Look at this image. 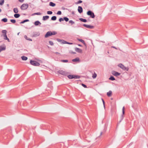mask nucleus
<instances>
[{
    "label": "nucleus",
    "instance_id": "f257e3e1",
    "mask_svg": "<svg viewBox=\"0 0 148 148\" xmlns=\"http://www.w3.org/2000/svg\"><path fill=\"white\" fill-rule=\"evenodd\" d=\"M57 34V32L56 31H48L47 32L45 35V37L46 38L48 37H49L53 35H55Z\"/></svg>",
    "mask_w": 148,
    "mask_h": 148
},
{
    "label": "nucleus",
    "instance_id": "13d9d810",
    "mask_svg": "<svg viewBox=\"0 0 148 148\" xmlns=\"http://www.w3.org/2000/svg\"><path fill=\"white\" fill-rule=\"evenodd\" d=\"M78 45L80 47H82V45H80V44H78Z\"/></svg>",
    "mask_w": 148,
    "mask_h": 148
},
{
    "label": "nucleus",
    "instance_id": "423d86ee",
    "mask_svg": "<svg viewBox=\"0 0 148 148\" xmlns=\"http://www.w3.org/2000/svg\"><path fill=\"white\" fill-rule=\"evenodd\" d=\"M118 66L121 68L124 71H128L129 68L128 67H125L122 64L120 63L119 64Z\"/></svg>",
    "mask_w": 148,
    "mask_h": 148
},
{
    "label": "nucleus",
    "instance_id": "20e7f679",
    "mask_svg": "<svg viewBox=\"0 0 148 148\" xmlns=\"http://www.w3.org/2000/svg\"><path fill=\"white\" fill-rule=\"evenodd\" d=\"M30 62L31 65L35 66H39L40 65L39 62L34 60H30Z\"/></svg>",
    "mask_w": 148,
    "mask_h": 148
},
{
    "label": "nucleus",
    "instance_id": "473e14b6",
    "mask_svg": "<svg viewBox=\"0 0 148 148\" xmlns=\"http://www.w3.org/2000/svg\"><path fill=\"white\" fill-rule=\"evenodd\" d=\"M24 37L27 40H30V41H32V40L30 38H28L27 37V36L26 35Z\"/></svg>",
    "mask_w": 148,
    "mask_h": 148
},
{
    "label": "nucleus",
    "instance_id": "a211bd4d",
    "mask_svg": "<svg viewBox=\"0 0 148 148\" xmlns=\"http://www.w3.org/2000/svg\"><path fill=\"white\" fill-rule=\"evenodd\" d=\"M49 18V16H44L42 18V20L43 21H45L48 19Z\"/></svg>",
    "mask_w": 148,
    "mask_h": 148
},
{
    "label": "nucleus",
    "instance_id": "c756f323",
    "mask_svg": "<svg viewBox=\"0 0 148 148\" xmlns=\"http://www.w3.org/2000/svg\"><path fill=\"white\" fill-rule=\"evenodd\" d=\"M4 0H0V5H2L4 3Z\"/></svg>",
    "mask_w": 148,
    "mask_h": 148
},
{
    "label": "nucleus",
    "instance_id": "79ce46f5",
    "mask_svg": "<svg viewBox=\"0 0 148 148\" xmlns=\"http://www.w3.org/2000/svg\"><path fill=\"white\" fill-rule=\"evenodd\" d=\"M57 14L58 15H61V14H62V12L61 11H58L57 13Z\"/></svg>",
    "mask_w": 148,
    "mask_h": 148
},
{
    "label": "nucleus",
    "instance_id": "8fccbe9b",
    "mask_svg": "<svg viewBox=\"0 0 148 148\" xmlns=\"http://www.w3.org/2000/svg\"><path fill=\"white\" fill-rule=\"evenodd\" d=\"M67 44H68L69 45H72V44H73V43L69 42H67Z\"/></svg>",
    "mask_w": 148,
    "mask_h": 148
},
{
    "label": "nucleus",
    "instance_id": "9b49d317",
    "mask_svg": "<svg viewBox=\"0 0 148 148\" xmlns=\"http://www.w3.org/2000/svg\"><path fill=\"white\" fill-rule=\"evenodd\" d=\"M40 35V33L39 32H33L32 36L35 37L39 36Z\"/></svg>",
    "mask_w": 148,
    "mask_h": 148
},
{
    "label": "nucleus",
    "instance_id": "72a5a7b5",
    "mask_svg": "<svg viewBox=\"0 0 148 148\" xmlns=\"http://www.w3.org/2000/svg\"><path fill=\"white\" fill-rule=\"evenodd\" d=\"M10 21L13 23H15L16 22V21L15 19H11Z\"/></svg>",
    "mask_w": 148,
    "mask_h": 148
},
{
    "label": "nucleus",
    "instance_id": "0eeeda50",
    "mask_svg": "<svg viewBox=\"0 0 148 148\" xmlns=\"http://www.w3.org/2000/svg\"><path fill=\"white\" fill-rule=\"evenodd\" d=\"M125 107L123 106L122 109V113L120 117L121 119L118 123H120V122L122 121L124 118V115L125 114Z\"/></svg>",
    "mask_w": 148,
    "mask_h": 148
},
{
    "label": "nucleus",
    "instance_id": "bb28decb",
    "mask_svg": "<svg viewBox=\"0 0 148 148\" xmlns=\"http://www.w3.org/2000/svg\"><path fill=\"white\" fill-rule=\"evenodd\" d=\"M57 19V17L56 16H52L51 18V20L52 21H55Z\"/></svg>",
    "mask_w": 148,
    "mask_h": 148
},
{
    "label": "nucleus",
    "instance_id": "bf43d9fd",
    "mask_svg": "<svg viewBox=\"0 0 148 148\" xmlns=\"http://www.w3.org/2000/svg\"><path fill=\"white\" fill-rule=\"evenodd\" d=\"M1 8H0V12H1Z\"/></svg>",
    "mask_w": 148,
    "mask_h": 148
},
{
    "label": "nucleus",
    "instance_id": "3c124183",
    "mask_svg": "<svg viewBox=\"0 0 148 148\" xmlns=\"http://www.w3.org/2000/svg\"><path fill=\"white\" fill-rule=\"evenodd\" d=\"M24 0H18L20 2L22 3L23 2Z\"/></svg>",
    "mask_w": 148,
    "mask_h": 148
},
{
    "label": "nucleus",
    "instance_id": "1a4fd4ad",
    "mask_svg": "<svg viewBox=\"0 0 148 148\" xmlns=\"http://www.w3.org/2000/svg\"><path fill=\"white\" fill-rule=\"evenodd\" d=\"M83 26L88 29H92L94 28V26L93 25H88L86 24H84Z\"/></svg>",
    "mask_w": 148,
    "mask_h": 148
},
{
    "label": "nucleus",
    "instance_id": "2eb2a0df",
    "mask_svg": "<svg viewBox=\"0 0 148 148\" xmlns=\"http://www.w3.org/2000/svg\"><path fill=\"white\" fill-rule=\"evenodd\" d=\"M77 40L79 41L80 42H82V43H83V44L86 47V44L84 40H83L82 39H80V38H78Z\"/></svg>",
    "mask_w": 148,
    "mask_h": 148
},
{
    "label": "nucleus",
    "instance_id": "680f3d73",
    "mask_svg": "<svg viewBox=\"0 0 148 148\" xmlns=\"http://www.w3.org/2000/svg\"><path fill=\"white\" fill-rule=\"evenodd\" d=\"M19 33H18V34H19Z\"/></svg>",
    "mask_w": 148,
    "mask_h": 148
},
{
    "label": "nucleus",
    "instance_id": "a18cd8bd",
    "mask_svg": "<svg viewBox=\"0 0 148 148\" xmlns=\"http://www.w3.org/2000/svg\"><path fill=\"white\" fill-rule=\"evenodd\" d=\"M3 36H4V40H6V38H8L6 34H4Z\"/></svg>",
    "mask_w": 148,
    "mask_h": 148
},
{
    "label": "nucleus",
    "instance_id": "6e6552de",
    "mask_svg": "<svg viewBox=\"0 0 148 148\" xmlns=\"http://www.w3.org/2000/svg\"><path fill=\"white\" fill-rule=\"evenodd\" d=\"M28 4H23L21 7V8L22 10H25L27 9L28 7Z\"/></svg>",
    "mask_w": 148,
    "mask_h": 148
},
{
    "label": "nucleus",
    "instance_id": "2f4dec72",
    "mask_svg": "<svg viewBox=\"0 0 148 148\" xmlns=\"http://www.w3.org/2000/svg\"><path fill=\"white\" fill-rule=\"evenodd\" d=\"M61 62L64 63H66L68 62V60H61Z\"/></svg>",
    "mask_w": 148,
    "mask_h": 148
},
{
    "label": "nucleus",
    "instance_id": "a19ab883",
    "mask_svg": "<svg viewBox=\"0 0 148 148\" xmlns=\"http://www.w3.org/2000/svg\"><path fill=\"white\" fill-rule=\"evenodd\" d=\"M82 2V1L81 0H79L76 3V4H78L80 3H81Z\"/></svg>",
    "mask_w": 148,
    "mask_h": 148
},
{
    "label": "nucleus",
    "instance_id": "37998d69",
    "mask_svg": "<svg viewBox=\"0 0 148 148\" xmlns=\"http://www.w3.org/2000/svg\"><path fill=\"white\" fill-rule=\"evenodd\" d=\"M82 86H83L84 88H87V86L85 84L82 83L81 84Z\"/></svg>",
    "mask_w": 148,
    "mask_h": 148
},
{
    "label": "nucleus",
    "instance_id": "393cba45",
    "mask_svg": "<svg viewBox=\"0 0 148 148\" xmlns=\"http://www.w3.org/2000/svg\"><path fill=\"white\" fill-rule=\"evenodd\" d=\"M109 79L112 81H114L115 80V78L113 76H111L109 78Z\"/></svg>",
    "mask_w": 148,
    "mask_h": 148
},
{
    "label": "nucleus",
    "instance_id": "412c9836",
    "mask_svg": "<svg viewBox=\"0 0 148 148\" xmlns=\"http://www.w3.org/2000/svg\"><path fill=\"white\" fill-rule=\"evenodd\" d=\"M56 5V4L55 3L52 2H50L49 3V5L53 7H54Z\"/></svg>",
    "mask_w": 148,
    "mask_h": 148
},
{
    "label": "nucleus",
    "instance_id": "aec40b11",
    "mask_svg": "<svg viewBox=\"0 0 148 148\" xmlns=\"http://www.w3.org/2000/svg\"><path fill=\"white\" fill-rule=\"evenodd\" d=\"M112 94V92L111 90H110L107 93V95L108 97H110Z\"/></svg>",
    "mask_w": 148,
    "mask_h": 148
},
{
    "label": "nucleus",
    "instance_id": "052dcab7",
    "mask_svg": "<svg viewBox=\"0 0 148 148\" xmlns=\"http://www.w3.org/2000/svg\"><path fill=\"white\" fill-rule=\"evenodd\" d=\"M111 100H112V99H113V98H111Z\"/></svg>",
    "mask_w": 148,
    "mask_h": 148
},
{
    "label": "nucleus",
    "instance_id": "c9c22d12",
    "mask_svg": "<svg viewBox=\"0 0 148 148\" xmlns=\"http://www.w3.org/2000/svg\"><path fill=\"white\" fill-rule=\"evenodd\" d=\"M97 76V74L96 73H95L94 74H93L92 76V77L93 79H95L96 78Z\"/></svg>",
    "mask_w": 148,
    "mask_h": 148
},
{
    "label": "nucleus",
    "instance_id": "f704fd0d",
    "mask_svg": "<svg viewBox=\"0 0 148 148\" xmlns=\"http://www.w3.org/2000/svg\"><path fill=\"white\" fill-rule=\"evenodd\" d=\"M69 23H71V25H72L75 23V22L72 20H70L69 21Z\"/></svg>",
    "mask_w": 148,
    "mask_h": 148
},
{
    "label": "nucleus",
    "instance_id": "c03bdc74",
    "mask_svg": "<svg viewBox=\"0 0 148 148\" xmlns=\"http://www.w3.org/2000/svg\"><path fill=\"white\" fill-rule=\"evenodd\" d=\"M64 21V18H60L59 19V21L60 22H61L62 21Z\"/></svg>",
    "mask_w": 148,
    "mask_h": 148
},
{
    "label": "nucleus",
    "instance_id": "e433bc0d",
    "mask_svg": "<svg viewBox=\"0 0 148 148\" xmlns=\"http://www.w3.org/2000/svg\"><path fill=\"white\" fill-rule=\"evenodd\" d=\"M2 33L4 34H6L7 33V31L5 30H3L2 31Z\"/></svg>",
    "mask_w": 148,
    "mask_h": 148
},
{
    "label": "nucleus",
    "instance_id": "4c0bfd02",
    "mask_svg": "<svg viewBox=\"0 0 148 148\" xmlns=\"http://www.w3.org/2000/svg\"><path fill=\"white\" fill-rule=\"evenodd\" d=\"M67 42L65 40H62V42L61 43L63 44H67Z\"/></svg>",
    "mask_w": 148,
    "mask_h": 148
},
{
    "label": "nucleus",
    "instance_id": "864d4df0",
    "mask_svg": "<svg viewBox=\"0 0 148 148\" xmlns=\"http://www.w3.org/2000/svg\"><path fill=\"white\" fill-rule=\"evenodd\" d=\"M5 40H7L8 42H10V41L9 40V39L8 38H6Z\"/></svg>",
    "mask_w": 148,
    "mask_h": 148
},
{
    "label": "nucleus",
    "instance_id": "4d7b16f0",
    "mask_svg": "<svg viewBox=\"0 0 148 148\" xmlns=\"http://www.w3.org/2000/svg\"><path fill=\"white\" fill-rule=\"evenodd\" d=\"M103 134V132H101V133H100V136H101Z\"/></svg>",
    "mask_w": 148,
    "mask_h": 148
},
{
    "label": "nucleus",
    "instance_id": "ea45409f",
    "mask_svg": "<svg viewBox=\"0 0 148 148\" xmlns=\"http://www.w3.org/2000/svg\"><path fill=\"white\" fill-rule=\"evenodd\" d=\"M53 12L51 11H48L47 12V14H51Z\"/></svg>",
    "mask_w": 148,
    "mask_h": 148
},
{
    "label": "nucleus",
    "instance_id": "58836bf2",
    "mask_svg": "<svg viewBox=\"0 0 148 148\" xmlns=\"http://www.w3.org/2000/svg\"><path fill=\"white\" fill-rule=\"evenodd\" d=\"M49 44L51 45V46H52V45H53V42L51 41H49Z\"/></svg>",
    "mask_w": 148,
    "mask_h": 148
},
{
    "label": "nucleus",
    "instance_id": "f03ea898",
    "mask_svg": "<svg viewBox=\"0 0 148 148\" xmlns=\"http://www.w3.org/2000/svg\"><path fill=\"white\" fill-rule=\"evenodd\" d=\"M67 76L68 77L69 79H79L80 78V76L79 75H67Z\"/></svg>",
    "mask_w": 148,
    "mask_h": 148
},
{
    "label": "nucleus",
    "instance_id": "a878e982",
    "mask_svg": "<svg viewBox=\"0 0 148 148\" xmlns=\"http://www.w3.org/2000/svg\"><path fill=\"white\" fill-rule=\"evenodd\" d=\"M13 11L15 13H17L18 12V9L17 8H15L13 9Z\"/></svg>",
    "mask_w": 148,
    "mask_h": 148
},
{
    "label": "nucleus",
    "instance_id": "7ed1b4c3",
    "mask_svg": "<svg viewBox=\"0 0 148 148\" xmlns=\"http://www.w3.org/2000/svg\"><path fill=\"white\" fill-rule=\"evenodd\" d=\"M58 74L62 75L64 76H67L68 75L69 73L62 70H59L57 71Z\"/></svg>",
    "mask_w": 148,
    "mask_h": 148
},
{
    "label": "nucleus",
    "instance_id": "9d476101",
    "mask_svg": "<svg viewBox=\"0 0 148 148\" xmlns=\"http://www.w3.org/2000/svg\"><path fill=\"white\" fill-rule=\"evenodd\" d=\"M112 74L115 76H117L120 75L121 73L114 71H112Z\"/></svg>",
    "mask_w": 148,
    "mask_h": 148
},
{
    "label": "nucleus",
    "instance_id": "7c9ffc66",
    "mask_svg": "<svg viewBox=\"0 0 148 148\" xmlns=\"http://www.w3.org/2000/svg\"><path fill=\"white\" fill-rule=\"evenodd\" d=\"M64 20L66 22H67L69 21V18L66 17H64Z\"/></svg>",
    "mask_w": 148,
    "mask_h": 148
},
{
    "label": "nucleus",
    "instance_id": "f8f14e48",
    "mask_svg": "<svg viewBox=\"0 0 148 148\" xmlns=\"http://www.w3.org/2000/svg\"><path fill=\"white\" fill-rule=\"evenodd\" d=\"M78 12L79 13H82L83 12V10L81 6H78Z\"/></svg>",
    "mask_w": 148,
    "mask_h": 148
},
{
    "label": "nucleus",
    "instance_id": "de8ad7c7",
    "mask_svg": "<svg viewBox=\"0 0 148 148\" xmlns=\"http://www.w3.org/2000/svg\"><path fill=\"white\" fill-rule=\"evenodd\" d=\"M101 99H102V102L103 103V104L104 107V108H105V103L104 101V100L102 98Z\"/></svg>",
    "mask_w": 148,
    "mask_h": 148
},
{
    "label": "nucleus",
    "instance_id": "4be33fe9",
    "mask_svg": "<svg viewBox=\"0 0 148 148\" xmlns=\"http://www.w3.org/2000/svg\"><path fill=\"white\" fill-rule=\"evenodd\" d=\"M22 59L23 60H27L28 58L27 57L25 56H23L21 57Z\"/></svg>",
    "mask_w": 148,
    "mask_h": 148
},
{
    "label": "nucleus",
    "instance_id": "c85d7f7f",
    "mask_svg": "<svg viewBox=\"0 0 148 148\" xmlns=\"http://www.w3.org/2000/svg\"><path fill=\"white\" fill-rule=\"evenodd\" d=\"M1 21L5 23L7 22L8 19L6 18H4L1 19Z\"/></svg>",
    "mask_w": 148,
    "mask_h": 148
},
{
    "label": "nucleus",
    "instance_id": "6e6d98bb",
    "mask_svg": "<svg viewBox=\"0 0 148 148\" xmlns=\"http://www.w3.org/2000/svg\"><path fill=\"white\" fill-rule=\"evenodd\" d=\"M112 47L116 49H117V48L114 46H112Z\"/></svg>",
    "mask_w": 148,
    "mask_h": 148
},
{
    "label": "nucleus",
    "instance_id": "09e8293b",
    "mask_svg": "<svg viewBox=\"0 0 148 148\" xmlns=\"http://www.w3.org/2000/svg\"><path fill=\"white\" fill-rule=\"evenodd\" d=\"M56 40L58 41L59 42H62V40H61L60 39H59V38H57Z\"/></svg>",
    "mask_w": 148,
    "mask_h": 148
},
{
    "label": "nucleus",
    "instance_id": "5701e85b",
    "mask_svg": "<svg viewBox=\"0 0 148 148\" xmlns=\"http://www.w3.org/2000/svg\"><path fill=\"white\" fill-rule=\"evenodd\" d=\"M29 21V20L28 19H25V20H24L23 21L21 22L20 23V24L24 23L26 22H28Z\"/></svg>",
    "mask_w": 148,
    "mask_h": 148
},
{
    "label": "nucleus",
    "instance_id": "cd10ccee",
    "mask_svg": "<svg viewBox=\"0 0 148 148\" xmlns=\"http://www.w3.org/2000/svg\"><path fill=\"white\" fill-rule=\"evenodd\" d=\"M41 14V13L40 12H36L35 13L32 14V15H40Z\"/></svg>",
    "mask_w": 148,
    "mask_h": 148
},
{
    "label": "nucleus",
    "instance_id": "4468645a",
    "mask_svg": "<svg viewBox=\"0 0 148 148\" xmlns=\"http://www.w3.org/2000/svg\"><path fill=\"white\" fill-rule=\"evenodd\" d=\"M6 49V46L4 45V46H3L1 45L0 46V52L2 51L5 50Z\"/></svg>",
    "mask_w": 148,
    "mask_h": 148
},
{
    "label": "nucleus",
    "instance_id": "5fc2aeb1",
    "mask_svg": "<svg viewBox=\"0 0 148 148\" xmlns=\"http://www.w3.org/2000/svg\"><path fill=\"white\" fill-rule=\"evenodd\" d=\"M5 40H7L8 42H10V41L9 40V39L8 38H6Z\"/></svg>",
    "mask_w": 148,
    "mask_h": 148
},
{
    "label": "nucleus",
    "instance_id": "6ab92c4d",
    "mask_svg": "<svg viewBox=\"0 0 148 148\" xmlns=\"http://www.w3.org/2000/svg\"><path fill=\"white\" fill-rule=\"evenodd\" d=\"M79 61V58H76L75 59H74L72 60V61L73 62H76Z\"/></svg>",
    "mask_w": 148,
    "mask_h": 148
},
{
    "label": "nucleus",
    "instance_id": "f3484780",
    "mask_svg": "<svg viewBox=\"0 0 148 148\" xmlns=\"http://www.w3.org/2000/svg\"><path fill=\"white\" fill-rule=\"evenodd\" d=\"M79 20L81 21L84 23H86L87 22V21L86 19H84L82 18H79Z\"/></svg>",
    "mask_w": 148,
    "mask_h": 148
},
{
    "label": "nucleus",
    "instance_id": "49530a36",
    "mask_svg": "<svg viewBox=\"0 0 148 148\" xmlns=\"http://www.w3.org/2000/svg\"><path fill=\"white\" fill-rule=\"evenodd\" d=\"M69 53L71 54H75L76 53L75 52H73L71 50L69 51Z\"/></svg>",
    "mask_w": 148,
    "mask_h": 148
},
{
    "label": "nucleus",
    "instance_id": "39448f33",
    "mask_svg": "<svg viewBox=\"0 0 148 148\" xmlns=\"http://www.w3.org/2000/svg\"><path fill=\"white\" fill-rule=\"evenodd\" d=\"M87 14L90 16V17L92 18H94L95 17V15L94 14V13L91 10H88L87 12Z\"/></svg>",
    "mask_w": 148,
    "mask_h": 148
},
{
    "label": "nucleus",
    "instance_id": "ddd939ff",
    "mask_svg": "<svg viewBox=\"0 0 148 148\" xmlns=\"http://www.w3.org/2000/svg\"><path fill=\"white\" fill-rule=\"evenodd\" d=\"M75 50L76 52L78 53H82V50L79 48L75 47Z\"/></svg>",
    "mask_w": 148,
    "mask_h": 148
},
{
    "label": "nucleus",
    "instance_id": "603ef678",
    "mask_svg": "<svg viewBox=\"0 0 148 148\" xmlns=\"http://www.w3.org/2000/svg\"><path fill=\"white\" fill-rule=\"evenodd\" d=\"M56 53V54H57V55H60V53H58V52H56V53Z\"/></svg>",
    "mask_w": 148,
    "mask_h": 148
},
{
    "label": "nucleus",
    "instance_id": "b1692460",
    "mask_svg": "<svg viewBox=\"0 0 148 148\" xmlns=\"http://www.w3.org/2000/svg\"><path fill=\"white\" fill-rule=\"evenodd\" d=\"M20 15L19 14L16 13L14 15V17L16 18H18L20 17Z\"/></svg>",
    "mask_w": 148,
    "mask_h": 148
},
{
    "label": "nucleus",
    "instance_id": "dca6fc26",
    "mask_svg": "<svg viewBox=\"0 0 148 148\" xmlns=\"http://www.w3.org/2000/svg\"><path fill=\"white\" fill-rule=\"evenodd\" d=\"M34 24L36 26H38V25H40L41 24V23L39 21H37L34 22Z\"/></svg>",
    "mask_w": 148,
    "mask_h": 148
}]
</instances>
